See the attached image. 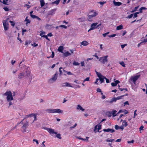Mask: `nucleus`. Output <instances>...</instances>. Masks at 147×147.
Masks as SVG:
<instances>
[{
    "label": "nucleus",
    "instance_id": "nucleus-6",
    "mask_svg": "<svg viewBox=\"0 0 147 147\" xmlns=\"http://www.w3.org/2000/svg\"><path fill=\"white\" fill-rule=\"evenodd\" d=\"M140 77V75H138L134 76H131L130 80L131 81H132L133 83L134 84H135L136 81Z\"/></svg>",
    "mask_w": 147,
    "mask_h": 147
},
{
    "label": "nucleus",
    "instance_id": "nucleus-8",
    "mask_svg": "<svg viewBox=\"0 0 147 147\" xmlns=\"http://www.w3.org/2000/svg\"><path fill=\"white\" fill-rule=\"evenodd\" d=\"M3 24L4 30L5 31L7 30L9 28L8 22L7 20H3Z\"/></svg>",
    "mask_w": 147,
    "mask_h": 147
},
{
    "label": "nucleus",
    "instance_id": "nucleus-33",
    "mask_svg": "<svg viewBox=\"0 0 147 147\" xmlns=\"http://www.w3.org/2000/svg\"><path fill=\"white\" fill-rule=\"evenodd\" d=\"M24 119H23L19 123H17V125H16V126H15V127H16L17 126L19 125V124L21 123V124H23L24 123Z\"/></svg>",
    "mask_w": 147,
    "mask_h": 147
},
{
    "label": "nucleus",
    "instance_id": "nucleus-22",
    "mask_svg": "<svg viewBox=\"0 0 147 147\" xmlns=\"http://www.w3.org/2000/svg\"><path fill=\"white\" fill-rule=\"evenodd\" d=\"M77 109L78 110L80 109L82 111H84V109L82 108L81 106L80 105H78L77 107Z\"/></svg>",
    "mask_w": 147,
    "mask_h": 147
},
{
    "label": "nucleus",
    "instance_id": "nucleus-25",
    "mask_svg": "<svg viewBox=\"0 0 147 147\" xmlns=\"http://www.w3.org/2000/svg\"><path fill=\"white\" fill-rule=\"evenodd\" d=\"M105 77L103 76L100 78H99V80L101 83H102L104 82V79H105Z\"/></svg>",
    "mask_w": 147,
    "mask_h": 147
},
{
    "label": "nucleus",
    "instance_id": "nucleus-52",
    "mask_svg": "<svg viewBox=\"0 0 147 147\" xmlns=\"http://www.w3.org/2000/svg\"><path fill=\"white\" fill-rule=\"evenodd\" d=\"M109 32H106L105 33L103 34H102V35L104 37H105L107 35L109 34Z\"/></svg>",
    "mask_w": 147,
    "mask_h": 147
},
{
    "label": "nucleus",
    "instance_id": "nucleus-49",
    "mask_svg": "<svg viewBox=\"0 0 147 147\" xmlns=\"http://www.w3.org/2000/svg\"><path fill=\"white\" fill-rule=\"evenodd\" d=\"M115 128L116 129H119V127L117 125H116L115 126Z\"/></svg>",
    "mask_w": 147,
    "mask_h": 147
},
{
    "label": "nucleus",
    "instance_id": "nucleus-24",
    "mask_svg": "<svg viewBox=\"0 0 147 147\" xmlns=\"http://www.w3.org/2000/svg\"><path fill=\"white\" fill-rule=\"evenodd\" d=\"M41 7H43L45 4V2L44 0H40Z\"/></svg>",
    "mask_w": 147,
    "mask_h": 147
},
{
    "label": "nucleus",
    "instance_id": "nucleus-64",
    "mask_svg": "<svg viewBox=\"0 0 147 147\" xmlns=\"http://www.w3.org/2000/svg\"><path fill=\"white\" fill-rule=\"evenodd\" d=\"M25 22H26V24H27L28 23H30V21L28 19L26 20Z\"/></svg>",
    "mask_w": 147,
    "mask_h": 147
},
{
    "label": "nucleus",
    "instance_id": "nucleus-34",
    "mask_svg": "<svg viewBox=\"0 0 147 147\" xmlns=\"http://www.w3.org/2000/svg\"><path fill=\"white\" fill-rule=\"evenodd\" d=\"M63 71L64 72L66 73L68 75H71L72 74V73L70 71H67L64 70H63Z\"/></svg>",
    "mask_w": 147,
    "mask_h": 147
},
{
    "label": "nucleus",
    "instance_id": "nucleus-59",
    "mask_svg": "<svg viewBox=\"0 0 147 147\" xmlns=\"http://www.w3.org/2000/svg\"><path fill=\"white\" fill-rule=\"evenodd\" d=\"M97 75L99 78L102 76L100 73H99Z\"/></svg>",
    "mask_w": 147,
    "mask_h": 147
},
{
    "label": "nucleus",
    "instance_id": "nucleus-27",
    "mask_svg": "<svg viewBox=\"0 0 147 147\" xmlns=\"http://www.w3.org/2000/svg\"><path fill=\"white\" fill-rule=\"evenodd\" d=\"M117 112V111L116 110H113L112 111V114L113 117H115L116 116V113Z\"/></svg>",
    "mask_w": 147,
    "mask_h": 147
},
{
    "label": "nucleus",
    "instance_id": "nucleus-46",
    "mask_svg": "<svg viewBox=\"0 0 147 147\" xmlns=\"http://www.w3.org/2000/svg\"><path fill=\"white\" fill-rule=\"evenodd\" d=\"M134 14H131L130 15L128 16L127 18L130 19L133 16Z\"/></svg>",
    "mask_w": 147,
    "mask_h": 147
},
{
    "label": "nucleus",
    "instance_id": "nucleus-32",
    "mask_svg": "<svg viewBox=\"0 0 147 147\" xmlns=\"http://www.w3.org/2000/svg\"><path fill=\"white\" fill-rule=\"evenodd\" d=\"M24 119H23L19 123H17V125H16V126H15V127H16L17 126L19 125V124L21 123V124H23L24 123Z\"/></svg>",
    "mask_w": 147,
    "mask_h": 147
},
{
    "label": "nucleus",
    "instance_id": "nucleus-7",
    "mask_svg": "<svg viewBox=\"0 0 147 147\" xmlns=\"http://www.w3.org/2000/svg\"><path fill=\"white\" fill-rule=\"evenodd\" d=\"M108 55H106L104 57H100L99 59V61L102 63L103 64H104L106 62L108 61L107 57Z\"/></svg>",
    "mask_w": 147,
    "mask_h": 147
},
{
    "label": "nucleus",
    "instance_id": "nucleus-53",
    "mask_svg": "<svg viewBox=\"0 0 147 147\" xmlns=\"http://www.w3.org/2000/svg\"><path fill=\"white\" fill-rule=\"evenodd\" d=\"M3 9L6 11H8L9 10V8L7 7H4L3 8Z\"/></svg>",
    "mask_w": 147,
    "mask_h": 147
},
{
    "label": "nucleus",
    "instance_id": "nucleus-14",
    "mask_svg": "<svg viewBox=\"0 0 147 147\" xmlns=\"http://www.w3.org/2000/svg\"><path fill=\"white\" fill-rule=\"evenodd\" d=\"M103 131L105 132H110L111 133H113L115 131L114 129H110V128H108L107 129H104L103 130Z\"/></svg>",
    "mask_w": 147,
    "mask_h": 147
},
{
    "label": "nucleus",
    "instance_id": "nucleus-21",
    "mask_svg": "<svg viewBox=\"0 0 147 147\" xmlns=\"http://www.w3.org/2000/svg\"><path fill=\"white\" fill-rule=\"evenodd\" d=\"M63 55L65 57H67L69 56L71 54L69 52L67 51L65 52V53H63Z\"/></svg>",
    "mask_w": 147,
    "mask_h": 147
},
{
    "label": "nucleus",
    "instance_id": "nucleus-2",
    "mask_svg": "<svg viewBox=\"0 0 147 147\" xmlns=\"http://www.w3.org/2000/svg\"><path fill=\"white\" fill-rule=\"evenodd\" d=\"M4 95L7 96V99L8 102L11 101L13 99L12 95V93L10 91L6 92L4 94Z\"/></svg>",
    "mask_w": 147,
    "mask_h": 147
},
{
    "label": "nucleus",
    "instance_id": "nucleus-20",
    "mask_svg": "<svg viewBox=\"0 0 147 147\" xmlns=\"http://www.w3.org/2000/svg\"><path fill=\"white\" fill-rule=\"evenodd\" d=\"M78 20L80 22H83L85 21V18L84 17H82L81 18H78Z\"/></svg>",
    "mask_w": 147,
    "mask_h": 147
},
{
    "label": "nucleus",
    "instance_id": "nucleus-55",
    "mask_svg": "<svg viewBox=\"0 0 147 147\" xmlns=\"http://www.w3.org/2000/svg\"><path fill=\"white\" fill-rule=\"evenodd\" d=\"M134 142V140H132L131 141H128L127 142V143L128 144H130L131 143H133Z\"/></svg>",
    "mask_w": 147,
    "mask_h": 147
},
{
    "label": "nucleus",
    "instance_id": "nucleus-61",
    "mask_svg": "<svg viewBox=\"0 0 147 147\" xmlns=\"http://www.w3.org/2000/svg\"><path fill=\"white\" fill-rule=\"evenodd\" d=\"M111 84L112 86H115L117 85L115 83H112Z\"/></svg>",
    "mask_w": 147,
    "mask_h": 147
},
{
    "label": "nucleus",
    "instance_id": "nucleus-10",
    "mask_svg": "<svg viewBox=\"0 0 147 147\" xmlns=\"http://www.w3.org/2000/svg\"><path fill=\"white\" fill-rule=\"evenodd\" d=\"M26 75L25 77L27 78H29V79H31L32 76L31 75L30 72L28 70H26L25 71Z\"/></svg>",
    "mask_w": 147,
    "mask_h": 147
},
{
    "label": "nucleus",
    "instance_id": "nucleus-4",
    "mask_svg": "<svg viewBox=\"0 0 147 147\" xmlns=\"http://www.w3.org/2000/svg\"><path fill=\"white\" fill-rule=\"evenodd\" d=\"M90 13L91 14L90 15L88 14V16L89 19H90L98 15V12L96 10H92L90 12Z\"/></svg>",
    "mask_w": 147,
    "mask_h": 147
},
{
    "label": "nucleus",
    "instance_id": "nucleus-57",
    "mask_svg": "<svg viewBox=\"0 0 147 147\" xmlns=\"http://www.w3.org/2000/svg\"><path fill=\"white\" fill-rule=\"evenodd\" d=\"M60 27H63L65 28H67V27L64 25H61L59 26Z\"/></svg>",
    "mask_w": 147,
    "mask_h": 147
},
{
    "label": "nucleus",
    "instance_id": "nucleus-43",
    "mask_svg": "<svg viewBox=\"0 0 147 147\" xmlns=\"http://www.w3.org/2000/svg\"><path fill=\"white\" fill-rule=\"evenodd\" d=\"M141 41L142 43L146 42H147V39H144L143 40H141Z\"/></svg>",
    "mask_w": 147,
    "mask_h": 147
},
{
    "label": "nucleus",
    "instance_id": "nucleus-17",
    "mask_svg": "<svg viewBox=\"0 0 147 147\" xmlns=\"http://www.w3.org/2000/svg\"><path fill=\"white\" fill-rule=\"evenodd\" d=\"M24 77V73L23 72L20 73L18 75V78L20 79Z\"/></svg>",
    "mask_w": 147,
    "mask_h": 147
},
{
    "label": "nucleus",
    "instance_id": "nucleus-56",
    "mask_svg": "<svg viewBox=\"0 0 147 147\" xmlns=\"http://www.w3.org/2000/svg\"><path fill=\"white\" fill-rule=\"evenodd\" d=\"M81 65L82 66H85L84 62V61H82L81 62Z\"/></svg>",
    "mask_w": 147,
    "mask_h": 147
},
{
    "label": "nucleus",
    "instance_id": "nucleus-50",
    "mask_svg": "<svg viewBox=\"0 0 147 147\" xmlns=\"http://www.w3.org/2000/svg\"><path fill=\"white\" fill-rule=\"evenodd\" d=\"M119 89L121 91H122L125 90L126 91H127V89L126 88H119Z\"/></svg>",
    "mask_w": 147,
    "mask_h": 147
},
{
    "label": "nucleus",
    "instance_id": "nucleus-35",
    "mask_svg": "<svg viewBox=\"0 0 147 147\" xmlns=\"http://www.w3.org/2000/svg\"><path fill=\"white\" fill-rule=\"evenodd\" d=\"M54 56V53L52 51V54L51 56H50L49 57H47V58H49L50 57L51 58H53Z\"/></svg>",
    "mask_w": 147,
    "mask_h": 147
},
{
    "label": "nucleus",
    "instance_id": "nucleus-23",
    "mask_svg": "<svg viewBox=\"0 0 147 147\" xmlns=\"http://www.w3.org/2000/svg\"><path fill=\"white\" fill-rule=\"evenodd\" d=\"M101 129V126L100 125H96L94 127V130L96 129H97L98 130V131L99 132V130Z\"/></svg>",
    "mask_w": 147,
    "mask_h": 147
},
{
    "label": "nucleus",
    "instance_id": "nucleus-54",
    "mask_svg": "<svg viewBox=\"0 0 147 147\" xmlns=\"http://www.w3.org/2000/svg\"><path fill=\"white\" fill-rule=\"evenodd\" d=\"M137 110H135L134 111V118L135 117V116L137 115V114L136 113L137 111Z\"/></svg>",
    "mask_w": 147,
    "mask_h": 147
},
{
    "label": "nucleus",
    "instance_id": "nucleus-58",
    "mask_svg": "<svg viewBox=\"0 0 147 147\" xmlns=\"http://www.w3.org/2000/svg\"><path fill=\"white\" fill-rule=\"evenodd\" d=\"M144 128V127L143 125H141L140 127L139 128V130L140 131L142 130L143 129V128Z\"/></svg>",
    "mask_w": 147,
    "mask_h": 147
},
{
    "label": "nucleus",
    "instance_id": "nucleus-16",
    "mask_svg": "<svg viewBox=\"0 0 147 147\" xmlns=\"http://www.w3.org/2000/svg\"><path fill=\"white\" fill-rule=\"evenodd\" d=\"M62 86L63 87L68 86L71 87H72V86L70 85V84L67 82L63 83L62 84Z\"/></svg>",
    "mask_w": 147,
    "mask_h": 147
},
{
    "label": "nucleus",
    "instance_id": "nucleus-62",
    "mask_svg": "<svg viewBox=\"0 0 147 147\" xmlns=\"http://www.w3.org/2000/svg\"><path fill=\"white\" fill-rule=\"evenodd\" d=\"M47 36H53L52 34L51 33H49L47 34Z\"/></svg>",
    "mask_w": 147,
    "mask_h": 147
},
{
    "label": "nucleus",
    "instance_id": "nucleus-63",
    "mask_svg": "<svg viewBox=\"0 0 147 147\" xmlns=\"http://www.w3.org/2000/svg\"><path fill=\"white\" fill-rule=\"evenodd\" d=\"M61 69H62V67H60L59 68V72H60V74H62V71L61 70Z\"/></svg>",
    "mask_w": 147,
    "mask_h": 147
},
{
    "label": "nucleus",
    "instance_id": "nucleus-26",
    "mask_svg": "<svg viewBox=\"0 0 147 147\" xmlns=\"http://www.w3.org/2000/svg\"><path fill=\"white\" fill-rule=\"evenodd\" d=\"M123 28V26L121 25L118 26L117 27L116 29L117 30L122 29Z\"/></svg>",
    "mask_w": 147,
    "mask_h": 147
},
{
    "label": "nucleus",
    "instance_id": "nucleus-38",
    "mask_svg": "<svg viewBox=\"0 0 147 147\" xmlns=\"http://www.w3.org/2000/svg\"><path fill=\"white\" fill-rule=\"evenodd\" d=\"M116 36V34H113L111 35H108V36L110 38L113 37H115Z\"/></svg>",
    "mask_w": 147,
    "mask_h": 147
},
{
    "label": "nucleus",
    "instance_id": "nucleus-9",
    "mask_svg": "<svg viewBox=\"0 0 147 147\" xmlns=\"http://www.w3.org/2000/svg\"><path fill=\"white\" fill-rule=\"evenodd\" d=\"M57 74H54V76L52 78H50L49 80V82L50 83H52L55 82L57 79Z\"/></svg>",
    "mask_w": 147,
    "mask_h": 147
},
{
    "label": "nucleus",
    "instance_id": "nucleus-51",
    "mask_svg": "<svg viewBox=\"0 0 147 147\" xmlns=\"http://www.w3.org/2000/svg\"><path fill=\"white\" fill-rule=\"evenodd\" d=\"M3 3L5 5H7V1L5 0H3Z\"/></svg>",
    "mask_w": 147,
    "mask_h": 147
},
{
    "label": "nucleus",
    "instance_id": "nucleus-18",
    "mask_svg": "<svg viewBox=\"0 0 147 147\" xmlns=\"http://www.w3.org/2000/svg\"><path fill=\"white\" fill-rule=\"evenodd\" d=\"M113 2L114 5L115 6H119L122 4L121 3L119 2H116L115 0L113 1Z\"/></svg>",
    "mask_w": 147,
    "mask_h": 147
},
{
    "label": "nucleus",
    "instance_id": "nucleus-5",
    "mask_svg": "<svg viewBox=\"0 0 147 147\" xmlns=\"http://www.w3.org/2000/svg\"><path fill=\"white\" fill-rule=\"evenodd\" d=\"M22 124L21 130L22 132L25 133L26 131V129L29 125V123L27 121H26Z\"/></svg>",
    "mask_w": 147,
    "mask_h": 147
},
{
    "label": "nucleus",
    "instance_id": "nucleus-60",
    "mask_svg": "<svg viewBox=\"0 0 147 147\" xmlns=\"http://www.w3.org/2000/svg\"><path fill=\"white\" fill-rule=\"evenodd\" d=\"M97 91L98 92H101V90L99 88H97Z\"/></svg>",
    "mask_w": 147,
    "mask_h": 147
},
{
    "label": "nucleus",
    "instance_id": "nucleus-31",
    "mask_svg": "<svg viewBox=\"0 0 147 147\" xmlns=\"http://www.w3.org/2000/svg\"><path fill=\"white\" fill-rule=\"evenodd\" d=\"M24 119H23L19 123H17V125H16V126H15V127H16L17 126L19 125V124L21 123V124H23L24 123Z\"/></svg>",
    "mask_w": 147,
    "mask_h": 147
},
{
    "label": "nucleus",
    "instance_id": "nucleus-41",
    "mask_svg": "<svg viewBox=\"0 0 147 147\" xmlns=\"http://www.w3.org/2000/svg\"><path fill=\"white\" fill-rule=\"evenodd\" d=\"M9 22L11 24V25L13 26H14L15 25V23H14V22H13V21H9Z\"/></svg>",
    "mask_w": 147,
    "mask_h": 147
},
{
    "label": "nucleus",
    "instance_id": "nucleus-28",
    "mask_svg": "<svg viewBox=\"0 0 147 147\" xmlns=\"http://www.w3.org/2000/svg\"><path fill=\"white\" fill-rule=\"evenodd\" d=\"M59 1H60L59 0H57L55 1L52 2V4H56V5H58L59 4Z\"/></svg>",
    "mask_w": 147,
    "mask_h": 147
},
{
    "label": "nucleus",
    "instance_id": "nucleus-13",
    "mask_svg": "<svg viewBox=\"0 0 147 147\" xmlns=\"http://www.w3.org/2000/svg\"><path fill=\"white\" fill-rule=\"evenodd\" d=\"M98 24V23H93L92 24H91L90 27L91 28V29H92L93 30L95 29L96 28H97V25Z\"/></svg>",
    "mask_w": 147,
    "mask_h": 147
},
{
    "label": "nucleus",
    "instance_id": "nucleus-12",
    "mask_svg": "<svg viewBox=\"0 0 147 147\" xmlns=\"http://www.w3.org/2000/svg\"><path fill=\"white\" fill-rule=\"evenodd\" d=\"M26 117H34V120L33 121H34L36 120V115L33 114V113H32L29 115H26Z\"/></svg>",
    "mask_w": 147,
    "mask_h": 147
},
{
    "label": "nucleus",
    "instance_id": "nucleus-44",
    "mask_svg": "<svg viewBox=\"0 0 147 147\" xmlns=\"http://www.w3.org/2000/svg\"><path fill=\"white\" fill-rule=\"evenodd\" d=\"M125 95H123L118 96L117 97V99L118 100H119V99H121L123 97V96H124Z\"/></svg>",
    "mask_w": 147,
    "mask_h": 147
},
{
    "label": "nucleus",
    "instance_id": "nucleus-19",
    "mask_svg": "<svg viewBox=\"0 0 147 147\" xmlns=\"http://www.w3.org/2000/svg\"><path fill=\"white\" fill-rule=\"evenodd\" d=\"M63 46H60L58 48V50L59 51L61 52L62 53H63Z\"/></svg>",
    "mask_w": 147,
    "mask_h": 147
},
{
    "label": "nucleus",
    "instance_id": "nucleus-30",
    "mask_svg": "<svg viewBox=\"0 0 147 147\" xmlns=\"http://www.w3.org/2000/svg\"><path fill=\"white\" fill-rule=\"evenodd\" d=\"M73 65H74L77 66L79 65H80V63L78 62H76V61H74L73 63Z\"/></svg>",
    "mask_w": 147,
    "mask_h": 147
},
{
    "label": "nucleus",
    "instance_id": "nucleus-3",
    "mask_svg": "<svg viewBox=\"0 0 147 147\" xmlns=\"http://www.w3.org/2000/svg\"><path fill=\"white\" fill-rule=\"evenodd\" d=\"M46 111L48 113H62L63 111L59 109H48L46 110Z\"/></svg>",
    "mask_w": 147,
    "mask_h": 147
},
{
    "label": "nucleus",
    "instance_id": "nucleus-29",
    "mask_svg": "<svg viewBox=\"0 0 147 147\" xmlns=\"http://www.w3.org/2000/svg\"><path fill=\"white\" fill-rule=\"evenodd\" d=\"M123 126H124L125 127H126L127 125V122L125 121H124L122 122Z\"/></svg>",
    "mask_w": 147,
    "mask_h": 147
},
{
    "label": "nucleus",
    "instance_id": "nucleus-42",
    "mask_svg": "<svg viewBox=\"0 0 147 147\" xmlns=\"http://www.w3.org/2000/svg\"><path fill=\"white\" fill-rule=\"evenodd\" d=\"M107 115L109 117H110L111 116L112 113L110 112H107Z\"/></svg>",
    "mask_w": 147,
    "mask_h": 147
},
{
    "label": "nucleus",
    "instance_id": "nucleus-36",
    "mask_svg": "<svg viewBox=\"0 0 147 147\" xmlns=\"http://www.w3.org/2000/svg\"><path fill=\"white\" fill-rule=\"evenodd\" d=\"M47 36V35H42V37L45 38L46 39L48 40L49 41H50V40L48 38Z\"/></svg>",
    "mask_w": 147,
    "mask_h": 147
},
{
    "label": "nucleus",
    "instance_id": "nucleus-11",
    "mask_svg": "<svg viewBox=\"0 0 147 147\" xmlns=\"http://www.w3.org/2000/svg\"><path fill=\"white\" fill-rule=\"evenodd\" d=\"M57 10V9H54L51 10L48 12V15H53L55 14V12Z\"/></svg>",
    "mask_w": 147,
    "mask_h": 147
},
{
    "label": "nucleus",
    "instance_id": "nucleus-37",
    "mask_svg": "<svg viewBox=\"0 0 147 147\" xmlns=\"http://www.w3.org/2000/svg\"><path fill=\"white\" fill-rule=\"evenodd\" d=\"M118 99H117V97L116 98H113L110 102H112L113 101L115 102Z\"/></svg>",
    "mask_w": 147,
    "mask_h": 147
},
{
    "label": "nucleus",
    "instance_id": "nucleus-15",
    "mask_svg": "<svg viewBox=\"0 0 147 147\" xmlns=\"http://www.w3.org/2000/svg\"><path fill=\"white\" fill-rule=\"evenodd\" d=\"M81 45L80 47H82V45L84 46H86L88 45L89 44L88 42L86 40H84L82 42H81Z\"/></svg>",
    "mask_w": 147,
    "mask_h": 147
},
{
    "label": "nucleus",
    "instance_id": "nucleus-40",
    "mask_svg": "<svg viewBox=\"0 0 147 147\" xmlns=\"http://www.w3.org/2000/svg\"><path fill=\"white\" fill-rule=\"evenodd\" d=\"M120 64L123 67H125V64L123 61H122L120 63Z\"/></svg>",
    "mask_w": 147,
    "mask_h": 147
},
{
    "label": "nucleus",
    "instance_id": "nucleus-39",
    "mask_svg": "<svg viewBox=\"0 0 147 147\" xmlns=\"http://www.w3.org/2000/svg\"><path fill=\"white\" fill-rule=\"evenodd\" d=\"M139 6H137L136 7H135L134 8V10H133L131 11V12H134L138 8Z\"/></svg>",
    "mask_w": 147,
    "mask_h": 147
},
{
    "label": "nucleus",
    "instance_id": "nucleus-45",
    "mask_svg": "<svg viewBox=\"0 0 147 147\" xmlns=\"http://www.w3.org/2000/svg\"><path fill=\"white\" fill-rule=\"evenodd\" d=\"M105 3H106L105 1H102V2L100 1L98 3H99L100 5H103Z\"/></svg>",
    "mask_w": 147,
    "mask_h": 147
},
{
    "label": "nucleus",
    "instance_id": "nucleus-47",
    "mask_svg": "<svg viewBox=\"0 0 147 147\" xmlns=\"http://www.w3.org/2000/svg\"><path fill=\"white\" fill-rule=\"evenodd\" d=\"M90 78L89 77L86 78L85 80H83V82H85L86 81H89V80Z\"/></svg>",
    "mask_w": 147,
    "mask_h": 147
},
{
    "label": "nucleus",
    "instance_id": "nucleus-48",
    "mask_svg": "<svg viewBox=\"0 0 147 147\" xmlns=\"http://www.w3.org/2000/svg\"><path fill=\"white\" fill-rule=\"evenodd\" d=\"M32 45L34 46V47H36L38 46V44L34 42L33 43V44H32Z\"/></svg>",
    "mask_w": 147,
    "mask_h": 147
},
{
    "label": "nucleus",
    "instance_id": "nucleus-1",
    "mask_svg": "<svg viewBox=\"0 0 147 147\" xmlns=\"http://www.w3.org/2000/svg\"><path fill=\"white\" fill-rule=\"evenodd\" d=\"M44 129L47 130L51 135H52V134H57L56 136V137L58 138L59 139H61V135L60 134H57V132H55L54 131V130L53 129H52L51 128H48L47 127H45L44 128Z\"/></svg>",
    "mask_w": 147,
    "mask_h": 147
}]
</instances>
